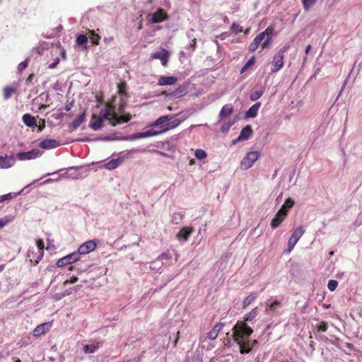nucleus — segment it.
<instances>
[{"instance_id":"nucleus-44","label":"nucleus","mask_w":362,"mask_h":362,"mask_svg":"<svg viewBox=\"0 0 362 362\" xmlns=\"http://www.w3.org/2000/svg\"><path fill=\"white\" fill-rule=\"evenodd\" d=\"M263 93L262 90L254 91L250 94V98L252 101H256L262 95Z\"/></svg>"},{"instance_id":"nucleus-26","label":"nucleus","mask_w":362,"mask_h":362,"mask_svg":"<svg viewBox=\"0 0 362 362\" xmlns=\"http://www.w3.org/2000/svg\"><path fill=\"white\" fill-rule=\"evenodd\" d=\"M86 111H84L82 114L78 115L70 124V127L71 129L75 130L80 127V125L85 121L86 119Z\"/></svg>"},{"instance_id":"nucleus-7","label":"nucleus","mask_w":362,"mask_h":362,"mask_svg":"<svg viewBox=\"0 0 362 362\" xmlns=\"http://www.w3.org/2000/svg\"><path fill=\"white\" fill-rule=\"evenodd\" d=\"M170 57V52L165 49L161 48L160 51L152 53L150 60L159 59L163 66H167Z\"/></svg>"},{"instance_id":"nucleus-42","label":"nucleus","mask_w":362,"mask_h":362,"mask_svg":"<svg viewBox=\"0 0 362 362\" xmlns=\"http://www.w3.org/2000/svg\"><path fill=\"white\" fill-rule=\"evenodd\" d=\"M255 63V57L253 56L247 62L246 64L242 67L241 69V73H243L247 70V69L252 66Z\"/></svg>"},{"instance_id":"nucleus-29","label":"nucleus","mask_w":362,"mask_h":362,"mask_svg":"<svg viewBox=\"0 0 362 362\" xmlns=\"http://www.w3.org/2000/svg\"><path fill=\"white\" fill-rule=\"evenodd\" d=\"M257 296L255 293H250L247 297L245 298L243 302V309H246L250 305H251L253 302L257 299Z\"/></svg>"},{"instance_id":"nucleus-12","label":"nucleus","mask_w":362,"mask_h":362,"mask_svg":"<svg viewBox=\"0 0 362 362\" xmlns=\"http://www.w3.org/2000/svg\"><path fill=\"white\" fill-rule=\"evenodd\" d=\"M28 257H30V261L34 264H37L44 256V252L37 251L34 248L29 249L27 252Z\"/></svg>"},{"instance_id":"nucleus-11","label":"nucleus","mask_w":362,"mask_h":362,"mask_svg":"<svg viewBox=\"0 0 362 362\" xmlns=\"http://www.w3.org/2000/svg\"><path fill=\"white\" fill-rule=\"evenodd\" d=\"M41 154L39 149L34 148L27 152H20L17 154V157L20 160H31L38 158Z\"/></svg>"},{"instance_id":"nucleus-23","label":"nucleus","mask_w":362,"mask_h":362,"mask_svg":"<svg viewBox=\"0 0 362 362\" xmlns=\"http://www.w3.org/2000/svg\"><path fill=\"white\" fill-rule=\"evenodd\" d=\"M192 232V228L184 227L177 233L176 237L179 240H183L184 241H186L188 240Z\"/></svg>"},{"instance_id":"nucleus-37","label":"nucleus","mask_w":362,"mask_h":362,"mask_svg":"<svg viewBox=\"0 0 362 362\" xmlns=\"http://www.w3.org/2000/svg\"><path fill=\"white\" fill-rule=\"evenodd\" d=\"M160 132H159V130L154 131L153 129H149V130H147L145 132L139 133V136L137 137L138 138L148 137V136H152L157 135L158 134H160Z\"/></svg>"},{"instance_id":"nucleus-47","label":"nucleus","mask_w":362,"mask_h":362,"mask_svg":"<svg viewBox=\"0 0 362 362\" xmlns=\"http://www.w3.org/2000/svg\"><path fill=\"white\" fill-rule=\"evenodd\" d=\"M11 219L8 216H4L0 218V229L3 228L6 225H7Z\"/></svg>"},{"instance_id":"nucleus-20","label":"nucleus","mask_w":362,"mask_h":362,"mask_svg":"<svg viewBox=\"0 0 362 362\" xmlns=\"http://www.w3.org/2000/svg\"><path fill=\"white\" fill-rule=\"evenodd\" d=\"M223 325L224 324L221 322L216 324L213 327L212 329L209 331V333L207 334V337L211 340L216 339L218 337V333L221 331Z\"/></svg>"},{"instance_id":"nucleus-4","label":"nucleus","mask_w":362,"mask_h":362,"mask_svg":"<svg viewBox=\"0 0 362 362\" xmlns=\"http://www.w3.org/2000/svg\"><path fill=\"white\" fill-rule=\"evenodd\" d=\"M288 47V46H284L274 56L271 66L272 73H276L282 68L284 65V53L287 51Z\"/></svg>"},{"instance_id":"nucleus-17","label":"nucleus","mask_w":362,"mask_h":362,"mask_svg":"<svg viewBox=\"0 0 362 362\" xmlns=\"http://www.w3.org/2000/svg\"><path fill=\"white\" fill-rule=\"evenodd\" d=\"M177 82V78L175 76H161L158 78V86H170Z\"/></svg>"},{"instance_id":"nucleus-62","label":"nucleus","mask_w":362,"mask_h":362,"mask_svg":"<svg viewBox=\"0 0 362 362\" xmlns=\"http://www.w3.org/2000/svg\"><path fill=\"white\" fill-rule=\"evenodd\" d=\"M310 49H311V46H310V45H308L306 47V48H305V54H306L309 53V52H310Z\"/></svg>"},{"instance_id":"nucleus-35","label":"nucleus","mask_w":362,"mask_h":362,"mask_svg":"<svg viewBox=\"0 0 362 362\" xmlns=\"http://www.w3.org/2000/svg\"><path fill=\"white\" fill-rule=\"evenodd\" d=\"M76 42L78 45L84 46V47L86 49L87 47L85 46V45L88 42V37L86 35L81 34L77 37Z\"/></svg>"},{"instance_id":"nucleus-52","label":"nucleus","mask_w":362,"mask_h":362,"mask_svg":"<svg viewBox=\"0 0 362 362\" xmlns=\"http://www.w3.org/2000/svg\"><path fill=\"white\" fill-rule=\"evenodd\" d=\"M327 324L325 322H321L317 326V331L325 332L327 329Z\"/></svg>"},{"instance_id":"nucleus-10","label":"nucleus","mask_w":362,"mask_h":362,"mask_svg":"<svg viewBox=\"0 0 362 362\" xmlns=\"http://www.w3.org/2000/svg\"><path fill=\"white\" fill-rule=\"evenodd\" d=\"M52 327V322L42 323L37 325L33 331V334L35 337H40L47 333Z\"/></svg>"},{"instance_id":"nucleus-27","label":"nucleus","mask_w":362,"mask_h":362,"mask_svg":"<svg viewBox=\"0 0 362 362\" xmlns=\"http://www.w3.org/2000/svg\"><path fill=\"white\" fill-rule=\"evenodd\" d=\"M261 106L260 103H257L255 105H253L252 107H250V109L246 112V117L254 118L257 115L258 110Z\"/></svg>"},{"instance_id":"nucleus-60","label":"nucleus","mask_w":362,"mask_h":362,"mask_svg":"<svg viewBox=\"0 0 362 362\" xmlns=\"http://www.w3.org/2000/svg\"><path fill=\"white\" fill-rule=\"evenodd\" d=\"M230 127V124H224V125L222 126L221 130L223 132H224V131H226V130L229 129Z\"/></svg>"},{"instance_id":"nucleus-21","label":"nucleus","mask_w":362,"mask_h":362,"mask_svg":"<svg viewBox=\"0 0 362 362\" xmlns=\"http://www.w3.org/2000/svg\"><path fill=\"white\" fill-rule=\"evenodd\" d=\"M123 160V158L121 157L117 158L116 159H112L109 162L106 163L103 165V168L109 170L116 169L122 163Z\"/></svg>"},{"instance_id":"nucleus-38","label":"nucleus","mask_w":362,"mask_h":362,"mask_svg":"<svg viewBox=\"0 0 362 362\" xmlns=\"http://www.w3.org/2000/svg\"><path fill=\"white\" fill-rule=\"evenodd\" d=\"M317 1V0H302L303 7L308 11Z\"/></svg>"},{"instance_id":"nucleus-63","label":"nucleus","mask_w":362,"mask_h":362,"mask_svg":"<svg viewBox=\"0 0 362 362\" xmlns=\"http://www.w3.org/2000/svg\"><path fill=\"white\" fill-rule=\"evenodd\" d=\"M49 107L48 105H41L40 107V110H45Z\"/></svg>"},{"instance_id":"nucleus-16","label":"nucleus","mask_w":362,"mask_h":362,"mask_svg":"<svg viewBox=\"0 0 362 362\" xmlns=\"http://www.w3.org/2000/svg\"><path fill=\"white\" fill-rule=\"evenodd\" d=\"M131 118L132 116L129 114L117 117L115 112V107H114V115L113 117H111L110 124L115 127L117 124H121L122 122H128L131 119Z\"/></svg>"},{"instance_id":"nucleus-57","label":"nucleus","mask_w":362,"mask_h":362,"mask_svg":"<svg viewBox=\"0 0 362 362\" xmlns=\"http://www.w3.org/2000/svg\"><path fill=\"white\" fill-rule=\"evenodd\" d=\"M35 77L34 74H30L28 77L26 78V83H31L33 82V80Z\"/></svg>"},{"instance_id":"nucleus-51","label":"nucleus","mask_w":362,"mask_h":362,"mask_svg":"<svg viewBox=\"0 0 362 362\" xmlns=\"http://www.w3.org/2000/svg\"><path fill=\"white\" fill-rule=\"evenodd\" d=\"M13 198V196L11 193H8L2 196H0V203L4 201L11 200Z\"/></svg>"},{"instance_id":"nucleus-59","label":"nucleus","mask_w":362,"mask_h":362,"mask_svg":"<svg viewBox=\"0 0 362 362\" xmlns=\"http://www.w3.org/2000/svg\"><path fill=\"white\" fill-rule=\"evenodd\" d=\"M179 338H180V332L178 331V332H177L176 338L173 343L174 346H176Z\"/></svg>"},{"instance_id":"nucleus-32","label":"nucleus","mask_w":362,"mask_h":362,"mask_svg":"<svg viewBox=\"0 0 362 362\" xmlns=\"http://www.w3.org/2000/svg\"><path fill=\"white\" fill-rule=\"evenodd\" d=\"M16 93V88L11 86H6L3 89V96L4 100L9 99L13 93Z\"/></svg>"},{"instance_id":"nucleus-49","label":"nucleus","mask_w":362,"mask_h":362,"mask_svg":"<svg viewBox=\"0 0 362 362\" xmlns=\"http://www.w3.org/2000/svg\"><path fill=\"white\" fill-rule=\"evenodd\" d=\"M172 256L170 255V253L169 252H163L162 254H160L158 259L159 260H163V259H171Z\"/></svg>"},{"instance_id":"nucleus-41","label":"nucleus","mask_w":362,"mask_h":362,"mask_svg":"<svg viewBox=\"0 0 362 362\" xmlns=\"http://www.w3.org/2000/svg\"><path fill=\"white\" fill-rule=\"evenodd\" d=\"M98 348V346L94 344H88L83 346V351L86 354H93L97 350Z\"/></svg>"},{"instance_id":"nucleus-9","label":"nucleus","mask_w":362,"mask_h":362,"mask_svg":"<svg viewBox=\"0 0 362 362\" xmlns=\"http://www.w3.org/2000/svg\"><path fill=\"white\" fill-rule=\"evenodd\" d=\"M97 247V241L95 240H91L83 243L78 249V255H86L89 252L95 250Z\"/></svg>"},{"instance_id":"nucleus-48","label":"nucleus","mask_w":362,"mask_h":362,"mask_svg":"<svg viewBox=\"0 0 362 362\" xmlns=\"http://www.w3.org/2000/svg\"><path fill=\"white\" fill-rule=\"evenodd\" d=\"M36 245H37V248L35 249L36 250L44 252L45 245H44V242L42 239H37L36 240Z\"/></svg>"},{"instance_id":"nucleus-19","label":"nucleus","mask_w":362,"mask_h":362,"mask_svg":"<svg viewBox=\"0 0 362 362\" xmlns=\"http://www.w3.org/2000/svg\"><path fill=\"white\" fill-rule=\"evenodd\" d=\"M15 162L16 160L13 156L9 157L0 156V168H10L14 165Z\"/></svg>"},{"instance_id":"nucleus-15","label":"nucleus","mask_w":362,"mask_h":362,"mask_svg":"<svg viewBox=\"0 0 362 362\" xmlns=\"http://www.w3.org/2000/svg\"><path fill=\"white\" fill-rule=\"evenodd\" d=\"M284 209H279L274 218L271 221V227L272 228H276L286 217V212L283 211Z\"/></svg>"},{"instance_id":"nucleus-45","label":"nucleus","mask_w":362,"mask_h":362,"mask_svg":"<svg viewBox=\"0 0 362 362\" xmlns=\"http://www.w3.org/2000/svg\"><path fill=\"white\" fill-rule=\"evenodd\" d=\"M230 30L232 33H242L243 32V27H240L238 23H233L231 26H230Z\"/></svg>"},{"instance_id":"nucleus-34","label":"nucleus","mask_w":362,"mask_h":362,"mask_svg":"<svg viewBox=\"0 0 362 362\" xmlns=\"http://www.w3.org/2000/svg\"><path fill=\"white\" fill-rule=\"evenodd\" d=\"M295 202L291 198H288L280 209H284L283 211L286 212L287 215L288 210L293 206Z\"/></svg>"},{"instance_id":"nucleus-2","label":"nucleus","mask_w":362,"mask_h":362,"mask_svg":"<svg viewBox=\"0 0 362 362\" xmlns=\"http://www.w3.org/2000/svg\"><path fill=\"white\" fill-rule=\"evenodd\" d=\"M274 31V28L273 25H269L264 31L257 35L250 44L248 47L249 51L250 52H254L257 49L261 43L262 49L268 48L272 44V38Z\"/></svg>"},{"instance_id":"nucleus-50","label":"nucleus","mask_w":362,"mask_h":362,"mask_svg":"<svg viewBox=\"0 0 362 362\" xmlns=\"http://www.w3.org/2000/svg\"><path fill=\"white\" fill-rule=\"evenodd\" d=\"M45 119H40L39 120V124L36 127H37V132H41L45 128Z\"/></svg>"},{"instance_id":"nucleus-14","label":"nucleus","mask_w":362,"mask_h":362,"mask_svg":"<svg viewBox=\"0 0 362 362\" xmlns=\"http://www.w3.org/2000/svg\"><path fill=\"white\" fill-rule=\"evenodd\" d=\"M266 309L265 313L267 314L272 315H278L280 313L278 312V310L281 308L282 304L280 301L275 300L271 304H269L268 302L266 303Z\"/></svg>"},{"instance_id":"nucleus-43","label":"nucleus","mask_w":362,"mask_h":362,"mask_svg":"<svg viewBox=\"0 0 362 362\" xmlns=\"http://www.w3.org/2000/svg\"><path fill=\"white\" fill-rule=\"evenodd\" d=\"M195 157L199 160H202L206 158L207 154L203 149L199 148L195 151L194 153Z\"/></svg>"},{"instance_id":"nucleus-40","label":"nucleus","mask_w":362,"mask_h":362,"mask_svg":"<svg viewBox=\"0 0 362 362\" xmlns=\"http://www.w3.org/2000/svg\"><path fill=\"white\" fill-rule=\"evenodd\" d=\"M89 33H90V38L92 41V43L95 45H98L99 44V40L100 39V37L98 34H96L94 30H89Z\"/></svg>"},{"instance_id":"nucleus-61","label":"nucleus","mask_w":362,"mask_h":362,"mask_svg":"<svg viewBox=\"0 0 362 362\" xmlns=\"http://www.w3.org/2000/svg\"><path fill=\"white\" fill-rule=\"evenodd\" d=\"M154 152L158 153V154H160L161 156H167V154L164 152H162V151H158V150H154Z\"/></svg>"},{"instance_id":"nucleus-25","label":"nucleus","mask_w":362,"mask_h":362,"mask_svg":"<svg viewBox=\"0 0 362 362\" xmlns=\"http://www.w3.org/2000/svg\"><path fill=\"white\" fill-rule=\"evenodd\" d=\"M252 127L250 125H247L246 127L242 129L238 139L240 141L247 140L252 135Z\"/></svg>"},{"instance_id":"nucleus-36","label":"nucleus","mask_w":362,"mask_h":362,"mask_svg":"<svg viewBox=\"0 0 362 362\" xmlns=\"http://www.w3.org/2000/svg\"><path fill=\"white\" fill-rule=\"evenodd\" d=\"M184 214L180 212L174 213L172 216L171 221L173 224H178L180 223L182 218H183Z\"/></svg>"},{"instance_id":"nucleus-6","label":"nucleus","mask_w":362,"mask_h":362,"mask_svg":"<svg viewBox=\"0 0 362 362\" xmlns=\"http://www.w3.org/2000/svg\"><path fill=\"white\" fill-rule=\"evenodd\" d=\"M305 230L302 226L298 227L293 233L288 241V251L291 252L301 236L304 234Z\"/></svg>"},{"instance_id":"nucleus-64","label":"nucleus","mask_w":362,"mask_h":362,"mask_svg":"<svg viewBox=\"0 0 362 362\" xmlns=\"http://www.w3.org/2000/svg\"><path fill=\"white\" fill-rule=\"evenodd\" d=\"M196 43H197V40L194 38V40H192V42L191 44L192 47H193L194 48L196 46Z\"/></svg>"},{"instance_id":"nucleus-33","label":"nucleus","mask_w":362,"mask_h":362,"mask_svg":"<svg viewBox=\"0 0 362 362\" xmlns=\"http://www.w3.org/2000/svg\"><path fill=\"white\" fill-rule=\"evenodd\" d=\"M257 315L258 308L256 307L245 315L243 322H250L253 320L257 316Z\"/></svg>"},{"instance_id":"nucleus-22","label":"nucleus","mask_w":362,"mask_h":362,"mask_svg":"<svg viewBox=\"0 0 362 362\" xmlns=\"http://www.w3.org/2000/svg\"><path fill=\"white\" fill-rule=\"evenodd\" d=\"M167 17L166 13L165 11L162 8L158 9L157 11H156L153 15L151 18V22L152 23H160L163 21Z\"/></svg>"},{"instance_id":"nucleus-3","label":"nucleus","mask_w":362,"mask_h":362,"mask_svg":"<svg viewBox=\"0 0 362 362\" xmlns=\"http://www.w3.org/2000/svg\"><path fill=\"white\" fill-rule=\"evenodd\" d=\"M106 109L101 110L99 115L93 114L89 122V127L94 131H98L103 127L105 119L110 122L111 117L114 115V105L110 103H105Z\"/></svg>"},{"instance_id":"nucleus-8","label":"nucleus","mask_w":362,"mask_h":362,"mask_svg":"<svg viewBox=\"0 0 362 362\" xmlns=\"http://www.w3.org/2000/svg\"><path fill=\"white\" fill-rule=\"evenodd\" d=\"M79 258L78 253L73 252L58 259L56 264L58 267H62L78 261Z\"/></svg>"},{"instance_id":"nucleus-1","label":"nucleus","mask_w":362,"mask_h":362,"mask_svg":"<svg viewBox=\"0 0 362 362\" xmlns=\"http://www.w3.org/2000/svg\"><path fill=\"white\" fill-rule=\"evenodd\" d=\"M233 339L239 345L240 352L242 354H248L251 351L250 346V337L253 333V329L246 322L238 320L233 326Z\"/></svg>"},{"instance_id":"nucleus-30","label":"nucleus","mask_w":362,"mask_h":362,"mask_svg":"<svg viewBox=\"0 0 362 362\" xmlns=\"http://www.w3.org/2000/svg\"><path fill=\"white\" fill-rule=\"evenodd\" d=\"M171 119L170 115L162 116L159 117L152 125L153 127H158L161 129L162 127L165 124H168V121Z\"/></svg>"},{"instance_id":"nucleus-56","label":"nucleus","mask_w":362,"mask_h":362,"mask_svg":"<svg viewBox=\"0 0 362 362\" xmlns=\"http://www.w3.org/2000/svg\"><path fill=\"white\" fill-rule=\"evenodd\" d=\"M95 100H96L97 103H98L100 104L103 103V102H104L103 95L102 94L101 95H95Z\"/></svg>"},{"instance_id":"nucleus-24","label":"nucleus","mask_w":362,"mask_h":362,"mask_svg":"<svg viewBox=\"0 0 362 362\" xmlns=\"http://www.w3.org/2000/svg\"><path fill=\"white\" fill-rule=\"evenodd\" d=\"M22 120L23 123L28 127H34L37 126V120L35 117L29 113L23 115Z\"/></svg>"},{"instance_id":"nucleus-31","label":"nucleus","mask_w":362,"mask_h":362,"mask_svg":"<svg viewBox=\"0 0 362 362\" xmlns=\"http://www.w3.org/2000/svg\"><path fill=\"white\" fill-rule=\"evenodd\" d=\"M180 124V120L178 119H176L173 120L171 122H169L168 124H164L163 127H162L161 129H159V132H165L166 131H168L173 128H175L177 127Z\"/></svg>"},{"instance_id":"nucleus-53","label":"nucleus","mask_w":362,"mask_h":362,"mask_svg":"<svg viewBox=\"0 0 362 362\" xmlns=\"http://www.w3.org/2000/svg\"><path fill=\"white\" fill-rule=\"evenodd\" d=\"M78 280V277L76 276H72L70 279L69 280H66L64 282V286H66L68 284H75L76 282H77Z\"/></svg>"},{"instance_id":"nucleus-46","label":"nucleus","mask_w":362,"mask_h":362,"mask_svg":"<svg viewBox=\"0 0 362 362\" xmlns=\"http://www.w3.org/2000/svg\"><path fill=\"white\" fill-rule=\"evenodd\" d=\"M338 286V281L337 280H329L327 284V287L329 291H334L336 290Z\"/></svg>"},{"instance_id":"nucleus-18","label":"nucleus","mask_w":362,"mask_h":362,"mask_svg":"<svg viewBox=\"0 0 362 362\" xmlns=\"http://www.w3.org/2000/svg\"><path fill=\"white\" fill-rule=\"evenodd\" d=\"M59 145L60 144L58 141L52 139H45L39 144V146L44 149L54 148Z\"/></svg>"},{"instance_id":"nucleus-5","label":"nucleus","mask_w":362,"mask_h":362,"mask_svg":"<svg viewBox=\"0 0 362 362\" xmlns=\"http://www.w3.org/2000/svg\"><path fill=\"white\" fill-rule=\"evenodd\" d=\"M259 157L260 153L259 151L249 152L241 160L240 168L244 170H248Z\"/></svg>"},{"instance_id":"nucleus-28","label":"nucleus","mask_w":362,"mask_h":362,"mask_svg":"<svg viewBox=\"0 0 362 362\" xmlns=\"http://www.w3.org/2000/svg\"><path fill=\"white\" fill-rule=\"evenodd\" d=\"M233 112V107L231 105L227 104L224 105L219 113L221 118H225L230 115Z\"/></svg>"},{"instance_id":"nucleus-58","label":"nucleus","mask_w":362,"mask_h":362,"mask_svg":"<svg viewBox=\"0 0 362 362\" xmlns=\"http://www.w3.org/2000/svg\"><path fill=\"white\" fill-rule=\"evenodd\" d=\"M257 344V341L256 339L253 341L250 340V346L251 347V350L252 348Z\"/></svg>"},{"instance_id":"nucleus-55","label":"nucleus","mask_w":362,"mask_h":362,"mask_svg":"<svg viewBox=\"0 0 362 362\" xmlns=\"http://www.w3.org/2000/svg\"><path fill=\"white\" fill-rule=\"evenodd\" d=\"M59 63V58H57L56 59H54V61L51 63L49 65V69H54L55 68L57 64Z\"/></svg>"},{"instance_id":"nucleus-39","label":"nucleus","mask_w":362,"mask_h":362,"mask_svg":"<svg viewBox=\"0 0 362 362\" xmlns=\"http://www.w3.org/2000/svg\"><path fill=\"white\" fill-rule=\"evenodd\" d=\"M118 88V93L122 95H124L127 97V93L126 92L127 83L125 81H122L117 86Z\"/></svg>"},{"instance_id":"nucleus-54","label":"nucleus","mask_w":362,"mask_h":362,"mask_svg":"<svg viewBox=\"0 0 362 362\" xmlns=\"http://www.w3.org/2000/svg\"><path fill=\"white\" fill-rule=\"evenodd\" d=\"M28 60H25V61L21 62L18 66V71H22L23 69H25L28 66Z\"/></svg>"},{"instance_id":"nucleus-13","label":"nucleus","mask_w":362,"mask_h":362,"mask_svg":"<svg viewBox=\"0 0 362 362\" xmlns=\"http://www.w3.org/2000/svg\"><path fill=\"white\" fill-rule=\"evenodd\" d=\"M187 93V84H182L180 85L177 88H176L175 90L172 91L170 93H167L166 91H163L162 93L163 95H165L166 96H172L175 98H180L182 96H184Z\"/></svg>"}]
</instances>
